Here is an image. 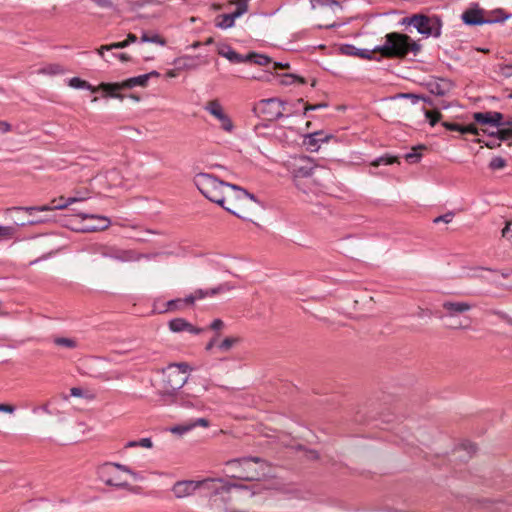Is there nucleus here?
<instances>
[{
    "label": "nucleus",
    "instance_id": "obj_1",
    "mask_svg": "<svg viewBox=\"0 0 512 512\" xmlns=\"http://www.w3.org/2000/svg\"><path fill=\"white\" fill-rule=\"evenodd\" d=\"M214 485L209 491V508L211 512H246L244 506L255 491L245 485L226 482L213 478Z\"/></svg>",
    "mask_w": 512,
    "mask_h": 512
},
{
    "label": "nucleus",
    "instance_id": "obj_2",
    "mask_svg": "<svg viewBox=\"0 0 512 512\" xmlns=\"http://www.w3.org/2000/svg\"><path fill=\"white\" fill-rule=\"evenodd\" d=\"M218 205L243 220H252V217L262 208L253 194L234 184H229L224 194L223 204Z\"/></svg>",
    "mask_w": 512,
    "mask_h": 512
},
{
    "label": "nucleus",
    "instance_id": "obj_3",
    "mask_svg": "<svg viewBox=\"0 0 512 512\" xmlns=\"http://www.w3.org/2000/svg\"><path fill=\"white\" fill-rule=\"evenodd\" d=\"M227 475L233 479L257 481L270 473L267 462L258 457L233 459L226 463Z\"/></svg>",
    "mask_w": 512,
    "mask_h": 512
},
{
    "label": "nucleus",
    "instance_id": "obj_4",
    "mask_svg": "<svg viewBox=\"0 0 512 512\" xmlns=\"http://www.w3.org/2000/svg\"><path fill=\"white\" fill-rule=\"evenodd\" d=\"M420 50L421 45L407 34L391 32L385 36L384 45L374 48L372 52H378L385 58L403 59L410 52L417 55Z\"/></svg>",
    "mask_w": 512,
    "mask_h": 512
},
{
    "label": "nucleus",
    "instance_id": "obj_5",
    "mask_svg": "<svg viewBox=\"0 0 512 512\" xmlns=\"http://www.w3.org/2000/svg\"><path fill=\"white\" fill-rule=\"evenodd\" d=\"M194 184L208 200L216 204H223L224 194L230 183L222 181L212 174L198 173L194 177Z\"/></svg>",
    "mask_w": 512,
    "mask_h": 512
},
{
    "label": "nucleus",
    "instance_id": "obj_6",
    "mask_svg": "<svg viewBox=\"0 0 512 512\" xmlns=\"http://www.w3.org/2000/svg\"><path fill=\"white\" fill-rule=\"evenodd\" d=\"M190 366L186 362L173 363L163 369V388L166 393H172L180 388L188 380Z\"/></svg>",
    "mask_w": 512,
    "mask_h": 512
},
{
    "label": "nucleus",
    "instance_id": "obj_7",
    "mask_svg": "<svg viewBox=\"0 0 512 512\" xmlns=\"http://www.w3.org/2000/svg\"><path fill=\"white\" fill-rule=\"evenodd\" d=\"M214 479L207 478L200 481L195 480H180L174 483L171 491L175 498L184 499L195 494L197 490L203 492L208 497L209 491L213 488Z\"/></svg>",
    "mask_w": 512,
    "mask_h": 512
},
{
    "label": "nucleus",
    "instance_id": "obj_8",
    "mask_svg": "<svg viewBox=\"0 0 512 512\" xmlns=\"http://www.w3.org/2000/svg\"><path fill=\"white\" fill-rule=\"evenodd\" d=\"M116 470H121L125 473L136 476V473L133 472L128 466L122 465L119 463H105L98 470L99 478L109 486H113L116 488H126L130 489V485L127 481L122 480L119 476L116 475Z\"/></svg>",
    "mask_w": 512,
    "mask_h": 512
},
{
    "label": "nucleus",
    "instance_id": "obj_9",
    "mask_svg": "<svg viewBox=\"0 0 512 512\" xmlns=\"http://www.w3.org/2000/svg\"><path fill=\"white\" fill-rule=\"evenodd\" d=\"M403 23L414 26L420 34L426 36L438 37L441 34V25L437 18L429 17L423 14H415L410 18H405Z\"/></svg>",
    "mask_w": 512,
    "mask_h": 512
},
{
    "label": "nucleus",
    "instance_id": "obj_10",
    "mask_svg": "<svg viewBox=\"0 0 512 512\" xmlns=\"http://www.w3.org/2000/svg\"><path fill=\"white\" fill-rule=\"evenodd\" d=\"M318 169L319 167L314 164L312 159L308 157L300 158L299 161L294 164L293 168V180L295 186L303 193L308 194V190L302 187V182L303 180L314 177L315 172Z\"/></svg>",
    "mask_w": 512,
    "mask_h": 512
},
{
    "label": "nucleus",
    "instance_id": "obj_11",
    "mask_svg": "<svg viewBox=\"0 0 512 512\" xmlns=\"http://www.w3.org/2000/svg\"><path fill=\"white\" fill-rule=\"evenodd\" d=\"M286 103L278 98H269L260 100L255 110L262 115L265 120L273 121L283 117L286 110Z\"/></svg>",
    "mask_w": 512,
    "mask_h": 512
},
{
    "label": "nucleus",
    "instance_id": "obj_12",
    "mask_svg": "<svg viewBox=\"0 0 512 512\" xmlns=\"http://www.w3.org/2000/svg\"><path fill=\"white\" fill-rule=\"evenodd\" d=\"M148 83V75H140L136 77L129 78L120 83H101L100 87L103 91H105L109 96L114 98L123 99V95L118 93V91L122 89H132L135 86H147Z\"/></svg>",
    "mask_w": 512,
    "mask_h": 512
},
{
    "label": "nucleus",
    "instance_id": "obj_13",
    "mask_svg": "<svg viewBox=\"0 0 512 512\" xmlns=\"http://www.w3.org/2000/svg\"><path fill=\"white\" fill-rule=\"evenodd\" d=\"M494 13L501 14V18H485L483 16L484 10L481 8L468 9L462 14V20L465 24L473 26L504 22L510 17V15L505 14L504 10L501 8L494 10Z\"/></svg>",
    "mask_w": 512,
    "mask_h": 512
},
{
    "label": "nucleus",
    "instance_id": "obj_14",
    "mask_svg": "<svg viewBox=\"0 0 512 512\" xmlns=\"http://www.w3.org/2000/svg\"><path fill=\"white\" fill-rule=\"evenodd\" d=\"M93 251L104 258H110L119 262H133L139 259V256L134 251L124 250L116 246L96 245Z\"/></svg>",
    "mask_w": 512,
    "mask_h": 512
},
{
    "label": "nucleus",
    "instance_id": "obj_15",
    "mask_svg": "<svg viewBox=\"0 0 512 512\" xmlns=\"http://www.w3.org/2000/svg\"><path fill=\"white\" fill-rule=\"evenodd\" d=\"M204 109L214 116L221 123V128L228 133H231L234 129V124L231 118L224 112L222 105L219 100H210L204 106Z\"/></svg>",
    "mask_w": 512,
    "mask_h": 512
},
{
    "label": "nucleus",
    "instance_id": "obj_16",
    "mask_svg": "<svg viewBox=\"0 0 512 512\" xmlns=\"http://www.w3.org/2000/svg\"><path fill=\"white\" fill-rule=\"evenodd\" d=\"M233 3L237 4V8L230 14H221L216 17V27L221 29H228L234 26L235 19L242 16L248 10L247 0H235Z\"/></svg>",
    "mask_w": 512,
    "mask_h": 512
},
{
    "label": "nucleus",
    "instance_id": "obj_17",
    "mask_svg": "<svg viewBox=\"0 0 512 512\" xmlns=\"http://www.w3.org/2000/svg\"><path fill=\"white\" fill-rule=\"evenodd\" d=\"M84 200H85V197H69L66 200L63 197H61L59 200H56V199L53 200V203H54L53 206L43 205V206H33V207H18L17 209L25 210L27 213L32 214L33 211L44 212V211H51V210H55V209H59V210L65 209L73 203L81 202Z\"/></svg>",
    "mask_w": 512,
    "mask_h": 512
},
{
    "label": "nucleus",
    "instance_id": "obj_18",
    "mask_svg": "<svg viewBox=\"0 0 512 512\" xmlns=\"http://www.w3.org/2000/svg\"><path fill=\"white\" fill-rule=\"evenodd\" d=\"M474 120L481 125H490L492 127H501L503 114L496 111L476 112L473 115Z\"/></svg>",
    "mask_w": 512,
    "mask_h": 512
},
{
    "label": "nucleus",
    "instance_id": "obj_19",
    "mask_svg": "<svg viewBox=\"0 0 512 512\" xmlns=\"http://www.w3.org/2000/svg\"><path fill=\"white\" fill-rule=\"evenodd\" d=\"M169 329L174 333L188 332L191 334H200L204 331L202 328L195 327L184 318H175L169 321Z\"/></svg>",
    "mask_w": 512,
    "mask_h": 512
},
{
    "label": "nucleus",
    "instance_id": "obj_20",
    "mask_svg": "<svg viewBox=\"0 0 512 512\" xmlns=\"http://www.w3.org/2000/svg\"><path fill=\"white\" fill-rule=\"evenodd\" d=\"M442 307L447 312V316L453 317L457 314H462L471 310L472 305L468 302H456L447 300L442 303Z\"/></svg>",
    "mask_w": 512,
    "mask_h": 512
},
{
    "label": "nucleus",
    "instance_id": "obj_21",
    "mask_svg": "<svg viewBox=\"0 0 512 512\" xmlns=\"http://www.w3.org/2000/svg\"><path fill=\"white\" fill-rule=\"evenodd\" d=\"M78 215L80 217H82V219H91V220L96 221V224L87 226L85 228L86 231L104 230V229H107L111 224L110 219L107 217H104V216H99V215H94V214H85V213H79Z\"/></svg>",
    "mask_w": 512,
    "mask_h": 512
},
{
    "label": "nucleus",
    "instance_id": "obj_22",
    "mask_svg": "<svg viewBox=\"0 0 512 512\" xmlns=\"http://www.w3.org/2000/svg\"><path fill=\"white\" fill-rule=\"evenodd\" d=\"M192 305H193L192 297L177 298V299L169 300L166 303H164V307H163V309L160 310V313L179 311V310L184 309L186 306H192Z\"/></svg>",
    "mask_w": 512,
    "mask_h": 512
},
{
    "label": "nucleus",
    "instance_id": "obj_23",
    "mask_svg": "<svg viewBox=\"0 0 512 512\" xmlns=\"http://www.w3.org/2000/svg\"><path fill=\"white\" fill-rule=\"evenodd\" d=\"M452 88V83L446 79H439L438 81H434L429 84L430 92L437 96L447 95L452 90Z\"/></svg>",
    "mask_w": 512,
    "mask_h": 512
},
{
    "label": "nucleus",
    "instance_id": "obj_24",
    "mask_svg": "<svg viewBox=\"0 0 512 512\" xmlns=\"http://www.w3.org/2000/svg\"><path fill=\"white\" fill-rule=\"evenodd\" d=\"M198 425H200L202 427H208L209 421L205 418H199L195 421H190L188 423L176 425L171 428V432L181 435V434H184V433L190 431L191 429H193L194 427H196Z\"/></svg>",
    "mask_w": 512,
    "mask_h": 512
},
{
    "label": "nucleus",
    "instance_id": "obj_25",
    "mask_svg": "<svg viewBox=\"0 0 512 512\" xmlns=\"http://www.w3.org/2000/svg\"><path fill=\"white\" fill-rule=\"evenodd\" d=\"M340 51L343 55L356 56V57L364 58V59H371V53H373L372 50L369 51L366 49H359L351 44L342 45L340 47Z\"/></svg>",
    "mask_w": 512,
    "mask_h": 512
},
{
    "label": "nucleus",
    "instance_id": "obj_26",
    "mask_svg": "<svg viewBox=\"0 0 512 512\" xmlns=\"http://www.w3.org/2000/svg\"><path fill=\"white\" fill-rule=\"evenodd\" d=\"M330 136H323L322 132H314L305 137L304 144L311 150L317 151L320 142H327Z\"/></svg>",
    "mask_w": 512,
    "mask_h": 512
},
{
    "label": "nucleus",
    "instance_id": "obj_27",
    "mask_svg": "<svg viewBox=\"0 0 512 512\" xmlns=\"http://www.w3.org/2000/svg\"><path fill=\"white\" fill-rule=\"evenodd\" d=\"M69 86L72 87V88H75V89H88L92 93H96L99 89H102L100 86L99 87H94L90 83H88L87 81L82 80V79H80L78 77L71 78L70 81H69Z\"/></svg>",
    "mask_w": 512,
    "mask_h": 512
},
{
    "label": "nucleus",
    "instance_id": "obj_28",
    "mask_svg": "<svg viewBox=\"0 0 512 512\" xmlns=\"http://www.w3.org/2000/svg\"><path fill=\"white\" fill-rule=\"evenodd\" d=\"M249 59H247V62L259 65V66H266L270 63H272V59L264 54H258L256 52H250L248 54Z\"/></svg>",
    "mask_w": 512,
    "mask_h": 512
},
{
    "label": "nucleus",
    "instance_id": "obj_29",
    "mask_svg": "<svg viewBox=\"0 0 512 512\" xmlns=\"http://www.w3.org/2000/svg\"><path fill=\"white\" fill-rule=\"evenodd\" d=\"M424 149H426L424 145L413 147L411 152L405 154V160L409 163H417L421 159V151Z\"/></svg>",
    "mask_w": 512,
    "mask_h": 512
},
{
    "label": "nucleus",
    "instance_id": "obj_30",
    "mask_svg": "<svg viewBox=\"0 0 512 512\" xmlns=\"http://www.w3.org/2000/svg\"><path fill=\"white\" fill-rule=\"evenodd\" d=\"M222 57L234 64L245 63L247 62V59H249L248 54L243 56L233 49L228 51L226 54L222 53Z\"/></svg>",
    "mask_w": 512,
    "mask_h": 512
},
{
    "label": "nucleus",
    "instance_id": "obj_31",
    "mask_svg": "<svg viewBox=\"0 0 512 512\" xmlns=\"http://www.w3.org/2000/svg\"><path fill=\"white\" fill-rule=\"evenodd\" d=\"M193 58L190 56L179 57L174 61V65L178 69H194L196 64L193 63Z\"/></svg>",
    "mask_w": 512,
    "mask_h": 512
},
{
    "label": "nucleus",
    "instance_id": "obj_32",
    "mask_svg": "<svg viewBox=\"0 0 512 512\" xmlns=\"http://www.w3.org/2000/svg\"><path fill=\"white\" fill-rule=\"evenodd\" d=\"M240 342L239 337H226L221 343L218 344V349L222 352H228L234 345Z\"/></svg>",
    "mask_w": 512,
    "mask_h": 512
},
{
    "label": "nucleus",
    "instance_id": "obj_33",
    "mask_svg": "<svg viewBox=\"0 0 512 512\" xmlns=\"http://www.w3.org/2000/svg\"><path fill=\"white\" fill-rule=\"evenodd\" d=\"M461 451H464L465 452V455H461L460 458L464 461H467L468 459H470L472 457V455L475 453L476 451V446L472 443H463L459 449H458V452H461Z\"/></svg>",
    "mask_w": 512,
    "mask_h": 512
},
{
    "label": "nucleus",
    "instance_id": "obj_34",
    "mask_svg": "<svg viewBox=\"0 0 512 512\" xmlns=\"http://www.w3.org/2000/svg\"><path fill=\"white\" fill-rule=\"evenodd\" d=\"M153 443L150 438H142L138 441H129L126 443L125 448H133V447H143V448H152Z\"/></svg>",
    "mask_w": 512,
    "mask_h": 512
},
{
    "label": "nucleus",
    "instance_id": "obj_35",
    "mask_svg": "<svg viewBox=\"0 0 512 512\" xmlns=\"http://www.w3.org/2000/svg\"><path fill=\"white\" fill-rule=\"evenodd\" d=\"M54 343L57 346L65 347L68 349H74L77 347V342L71 338L57 337L54 339Z\"/></svg>",
    "mask_w": 512,
    "mask_h": 512
},
{
    "label": "nucleus",
    "instance_id": "obj_36",
    "mask_svg": "<svg viewBox=\"0 0 512 512\" xmlns=\"http://www.w3.org/2000/svg\"><path fill=\"white\" fill-rule=\"evenodd\" d=\"M141 41L142 42H150V43H155V44H159V45H162L164 46L166 44V41L165 39H163L160 35L158 34H153V35H148L147 33H144L142 36H141Z\"/></svg>",
    "mask_w": 512,
    "mask_h": 512
},
{
    "label": "nucleus",
    "instance_id": "obj_37",
    "mask_svg": "<svg viewBox=\"0 0 512 512\" xmlns=\"http://www.w3.org/2000/svg\"><path fill=\"white\" fill-rule=\"evenodd\" d=\"M295 81H298L301 84L306 83L304 78H302L298 75L292 74V73L283 74V79H282L281 83L284 85H290Z\"/></svg>",
    "mask_w": 512,
    "mask_h": 512
},
{
    "label": "nucleus",
    "instance_id": "obj_38",
    "mask_svg": "<svg viewBox=\"0 0 512 512\" xmlns=\"http://www.w3.org/2000/svg\"><path fill=\"white\" fill-rule=\"evenodd\" d=\"M396 162H398V158L397 157L386 155V156H381L378 159H376L372 163V165L378 167L380 165H391V164L396 163Z\"/></svg>",
    "mask_w": 512,
    "mask_h": 512
},
{
    "label": "nucleus",
    "instance_id": "obj_39",
    "mask_svg": "<svg viewBox=\"0 0 512 512\" xmlns=\"http://www.w3.org/2000/svg\"><path fill=\"white\" fill-rule=\"evenodd\" d=\"M425 116L429 121V124L431 126H435L437 122H439L442 118V114L438 110H426Z\"/></svg>",
    "mask_w": 512,
    "mask_h": 512
},
{
    "label": "nucleus",
    "instance_id": "obj_40",
    "mask_svg": "<svg viewBox=\"0 0 512 512\" xmlns=\"http://www.w3.org/2000/svg\"><path fill=\"white\" fill-rule=\"evenodd\" d=\"M496 128H497V130H496L497 138L500 141H505V140L512 138V130H510L509 127L501 126V127H496Z\"/></svg>",
    "mask_w": 512,
    "mask_h": 512
},
{
    "label": "nucleus",
    "instance_id": "obj_41",
    "mask_svg": "<svg viewBox=\"0 0 512 512\" xmlns=\"http://www.w3.org/2000/svg\"><path fill=\"white\" fill-rule=\"evenodd\" d=\"M16 233L14 226H1L0 225V239L12 238Z\"/></svg>",
    "mask_w": 512,
    "mask_h": 512
},
{
    "label": "nucleus",
    "instance_id": "obj_42",
    "mask_svg": "<svg viewBox=\"0 0 512 512\" xmlns=\"http://www.w3.org/2000/svg\"><path fill=\"white\" fill-rule=\"evenodd\" d=\"M505 166L506 160L502 157H495L489 163V167L492 170L503 169Z\"/></svg>",
    "mask_w": 512,
    "mask_h": 512
},
{
    "label": "nucleus",
    "instance_id": "obj_43",
    "mask_svg": "<svg viewBox=\"0 0 512 512\" xmlns=\"http://www.w3.org/2000/svg\"><path fill=\"white\" fill-rule=\"evenodd\" d=\"M318 185L317 180L312 177L311 179L303 180L302 187L308 190V193L314 192V188Z\"/></svg>",
    "mask_w": 512,
    "mask_h": 512
},
{
    "label": "nucleus",
    "instance_id": "obj_44",
    "mask_svg": "<svg viewBox=\"0 0 512 512\" xmlns=\"http://www.w3.org/2000/svg\"><path fill=\"white\" fill-rule=\"evenodd\" d=\"M454 218V213L453 212H447L446 214L444 215H441V216H438L436 217L433 222L434 223H440V222H443V223H450Z\"/></svg>",
    "mask_w": 512,
    "mask_h": 512
},
{
    "label": "nucleus",
    "instance_id": "obj_45",
    "mask_svg": "<svg viewBox=\"0 0 512 512\" xmlns=\"http://www.w3.org/2000/svg\"><path fill=\"white\" fill-rule=\"evenodd\" d=\"M442 126L445 127L447 130L457 131L462 134L463 126L458 123L444 121V122H442Z\"/></svg>",
    "mask_w": 512,
    "mask_h": 512
},
{
    "label": "nucleus",
    "instance_id": "obj_46",
    "mask_svg": "<svg viewBox=\"0 0 512 512\" xmlns=\"http://www.w3.org/2000/svg\"><path fill=\"white\" fill-rule=\"evenodd\" d=\"M187 297H192L193 304H194L197 299H203L205 297H208V293H207V290L197 289L194 291V293L188 295Z\"/></svg>",
    "mask_w": 512,
    "mask_h": 512
},
{
    "label": "nucleus",
    "instance_id": "obj_47",
    "mask_svg": "<svg viewBox=\"0 0 512 512\" xmlns=\"http://www.w3.org/2000/svg\"><path fill=\"white\" fill-rule=\"evenodd\" d=\"M398 97H401V98H410L412 100V103H417L420 99H422V97L416 95V94H412V93H401L398 95ZM424 101L428 102L430 105H432V102L431 101H428L426 100L425 98H423Z\"/></svg>",
    "mask_w": 512,
    "mask_h": 512
},
{
    "label": "nucleus",
    "instance_id": "obj_48",
    "mask_svg": "<svg viewBox=\"0 0 512 512\" xmlns=\"http://www.w3.org/2000/svg\"><path fill=\"white\" fill-rule=\"evenodd\" d=\"M233 289H236V286L233 285L232 283L230 282H225V283H222L218 286V291L219 293H225V292H229Z\"/></svg>",
    "mask_w": 512,
    "mask_h": 512
},
{
    "label": "nucleus",
    "instance_id": "obj_49",
    "mask_svg": "<svg viewBox=\"0 0 512 512\" xmlns=\"http://www.w3.org/2000/svg\"><path fill=\"white\" fill-rule=\"evenodd\" d=\"M16 407L12 404L0 403V412L12 414Z\"/></svg>",
    "mask_w": 512,
    "mask_h": 512
},
{
    "label": "nucleus",
    "instance_id": "obj_50",
    "mask_svg": "<svg viewBox=\"0 0 512 512\" xmlns=\"http://www.w3.org/2000/svg\"><path fill=\"white\" fill-rule=\"evenodd\" d=\"M467 133L478 135V129L473 124L463 126L462 134H467Z\"/></svg>",
    "mask_w": 512,
    "mask_h": 512
},
{
    "label": "nucleus",
    "instance_id": "obj_51",
    "mask_svg": "<svg viewBox=\"0 0 512 512\" xmlns=\"http://www.w3.org/2000/svg\"><path fill=\"white\" fill-rule=\"evenodd\" d=\"M223 327H224V322L221 319H215L210 324V328L215 331H218V330L222 329Z\"/></svg>",
    "mask_w": 512,
    "mask_h": 512
},
{
    "label": "nucleus",
    "instance_id": "obj_52",
    "mask_svg": "<svg viewBox=\"0 0 512 512\" xmlns=\"http://www.w3.org/2000/svg\"><path fill=\"white\" fill-rule=\"evenodd\" d=\"M500 140L496 137H492V139H490L489 141L485 142V145L490 148V149H493V148H496V147H499L500 146Z\"/></svg>",
    "mask_w": 512,
    "mask_h": 512
},
{
    "label": "nucleus",
    "instance_id": "obj_53",
    "mask_svg": "<svg viewBox=\"0 0 512 512\" xmlns=\"http://www.w3.org/2000/svg\"><path fill=\"white\" fill-rule=\"evenodd\" d=\"M219 337H220V333H219V332H217V333L215 334V336H214V337H213V338H212V339H211V340L206 344L205 349H206L207 351H210V350H211V349L216 345V343H217V341H218V338H219Z\"/></svg>",
    "mask_w": 512,
    "mask_h": 512
},
{
    "label": "nucleus",
    "instance_id": "obj_54",
    "mask_svg": "<svg viewBox=\"0 0 512 512\" xmlns=\"http://www.w3.org/2000/svg\"><path fill=\"white\" fill-rule=\"evenodd\" d=\"M493 313L500 317L502 320L506 321L508 324L512 325V318L508 316L506 313L501 311H494Z\"/></svg>",
    "mask_w": 512,
    "mask_h": 512
},
{
    "label": "nucleus",
    "instance_id": "obj_55",
    "mask_svg": "<svg viewBox=\"0 0 512 512\" xmlns=\"http://www.w3.org/2000/svg\"><path fill=\"white\" fill-rule=\"evenodd\" d=\"M127 46H128V44H127L126 40L110 44L111 50H113V49H123V48H125Z\"/></svg>",
    "mask_w": 512,
    "mask_h": 512
},
{
    "label": "nucleus",
    "instance_id": "obj_56",
    "mask_svg": "<svg viewBox=\"0 0 512 512\" xmlns=\"http://www.w3.org/2000/svg\"><path fill=\"white\" fill-rule=\"evenodd\" d=\"M11 130V125L6 121H0V131L2 133H7Z\"/></svg>",
    "mask_w": 512,
    "mask_h": 512
},
{
    "label": "nucleus",
    "instance_id": "obj_57",
    "mask_svg": "<svg viewBox=\"0 0 512 512\" xmlns=\"http://www.w3.org/2000/svg\"><path fill=\"white\" fill-rule=\"evenodd\" d=\"M290 67L289 63L282 62H273V69H288Z\"/></svg>",
    "mask_w": 512,
    "mask_h": 512
},
{
    "label": "nucleus",
    "instance_id": "obj_58",
    "mask_svg": "<svg viewBox=\"0 0 512 512\" xmlns=\"http://www.w3.org/2000/svg\"><path fill=\"white\" fill-rule=\"evenodd\" d=\"M70 393L72 396L74 397H82L83 396V391L81 388H78V387H73L71 388L70 390Z\"/></svg>",
    "mask_w": 512,
    "mask_h": 512
},
{
    "label": "nucleus",
    "instance_id": "obj_59",
    "mask_svg": "<svg viewBox=\"0 0 512 512\" xmlns=\"http://www.w3.org/2000/svg\"><path fill=\"white\" fill-rule=\"evenodd\" d=\"M97 5L101 7H109L112 5L113 0H93Z\"/></svg>",
    "mask_w": 512,
    "mask_h": 512
},
{
    "label": "nucleus",
    "instance_id": "obj_60",
    "mask_svg": "<svg viewBox=\"0 0 512 512\" xmlns=\"http://www.w3.org/2000/svg\"><path fill=\"white\" fill-rule=\"evenodd\" d=\"M114 57L119 58L122 62H127L131 60V57L126 53L113 54Z\"/></svg>",
    "mask_w": 512,
    "mask_h": 512
},
{
    "label": "nucleus",
    "instance_id": "obj_61",
    "mask_svg": "<svg viewBox=\"0 0 512 512\" xmlns=\"http://www.w3.org/2000/svg\"><path fill=\"white\" fill-rule=\"evenodd\" d=\"M232 48L229 45H221L218 47V54L222 56V53L226 54L228 51H231Z\"/></svg>",
    "mask_w": 512,
    "mask_h": 512
},
{
    "label": "nucleus",
    "instance_id": "obj_62",
    "mask_svg": "<svg viewBox=\"0 0 512 512\" xmlns=\"http://www.w3.org/2000/svg\"><path fill=\"white\" fill-rule=\"evenodd\" d=\"M111 48H110V44L109 45H102L100 46L98 49H97V53L100 55V56H103L104 54V51H110Z\"/></svg>",
    "mask_w": 512,
    "mask_h": 512
},
{
    "label": "nucleus",
    "instance_id": "obj_63",
    "mask_svg": "<svg viewBox=\"0 0 512 512\" xmlns=\"http://www.w3.org/2000/svg\"><path fill=\"white\" fill-rule=\"evenodd\" d=\"M136 41H137V37H136V35H135V34H133V33H129V34L127 35L126 42H127V44H128V45H129V44H131V43H135Z\"/></svg>",
    "mask_w": 512,
    "mask_h": 512
},
{
    "label": "nucleus",
    "instance_id": "obj_64",
    "mask_svg": "<svg viewBox=\"0 0 512 512\" xmlns=\"http://www.w3.org/2000/svg\"><path fill=\"white\" fill-rule=\"evenodd\" d=\"M504 74L506 76H511L512 75V65H506L504 68Z\"/></svg>",
    "mask_w": 512,
    "mask_h": 512
}]
</instances>
